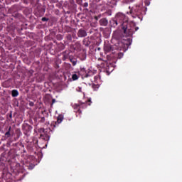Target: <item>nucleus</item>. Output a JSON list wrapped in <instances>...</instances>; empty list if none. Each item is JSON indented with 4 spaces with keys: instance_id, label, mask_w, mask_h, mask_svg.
<instances>
[{
    "instance_id": "f257e3e1",
    "label": "nucleus",
    "mask_w": 182,
    "mask_h": 182,
    "mask_svg": "<svg viewBox=\"0 0 182 182\" xmlns=\"http://www.w3.org/2000/svg\"><path fill=\"white\" fill-rule=\"evenodd\" d=\"M72 79H73V80H77V79H79V77H77V75L73 74L72 75Z\"/></svg>"
},
{
    "instance_id": "f03ea898",
    "label": "nucleus",
    "mask_w": 182,
    "mask_h": 182,
    "mask_svg": "<svg viewBox=\"0 0 182 182\" xmlns=\"http://www.w3.org/2000/svg\"><path fill=\"white\" fill-rule=\"evenodd\" d=\"M12 96H13L14 97H16V96H18V91H16V90H13V91H12Z\"/></svg>"
},
{
    "instance_id": "7ed1b4c3",
    "label": "nucleus",
    "mask_w": 182,
    "mask_h": 182,
    "mask_svg": "<svg viewBox=\"0 0 182 182\" xmlns=\"http://www.w3.org/2000/svg\"><path fill=\"white\" fill-rule=\"evenodd\" d=\"M79 33H82L81 36H86V33L84 31H80Z\"/></svg>"
},
{
    "instance_id": "20e7f679",
    "label": "nucleus",
    "mask_w": 182,
    "mask_h": 182,
    "mask_svg": "<svg viewBox=\"0 0 182 182\" xmlns=\"http://www.w3.org/2000/svg\"><path fill=\"white\" fill-rule=\"evenodd\" d=\"M62 120H63V118L62 117H59L58 118V123H61V122H62Z\"/></svg>"
},
{
    "instance_id": "39448f33",
    "label": "nucleus",
    "mask_w": 182,
    "mask_h": 182,
    "mask_svg": "<svg viewBox=\"0 0 182 182\" xmlns=\"http://www.w3.org/2000/svg\"><path fill=\"white\" fill-rule=\"evenodd\" d=\"M42 21H48V19L46 18H43Z\"/></svg>"
},
{
    "instance_id": "423d86ee",
    "label": "nucleus",
    "mask_w": 182,
    "mask_h": 182,
    "mask_svg": "<svg viewBox=\"0 0 182 182\" xmlns=\"http://www.w3.org/2000/svg\"><path fill=\"white\" fill-rule=\"evenodd\" d=\"M107 21H105V25H107Z\"/></svg>"
},
{
    "instance_id": "0eeeda50",
    "label": "nucleus",
    "mask_w": 182,
    "mask_h": 182,
    "mask_svg": "<svg viewBox=\"0 0 182 182\" xmlns=\"http://www.w3.org/2000/svg\"><path fill=\"white\" fill-rule=\"evenodd\" d=\"M6 134H9L8 132Z\"/></svg>"
},
{
    "instance_id": "6e6552de",
    "label": "nucleus",
    "mask_w": 182,
    "mask_h": 182,
    "mask_svg": "<svg viewBox=\"0 0 182 182\" xmlns=\"http://www.w3.org/2000/svg\"><path fill=\"white\" fill-rule=\"evenodd\" d=\"M89 102H90V100H89Z\"/></svg>"
}]
</instances>
